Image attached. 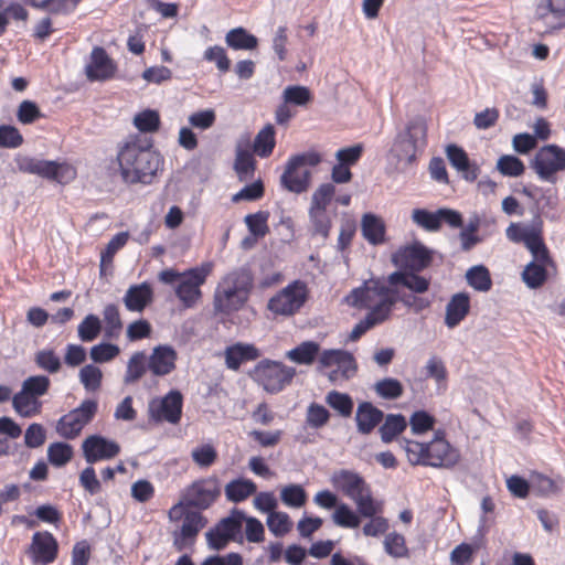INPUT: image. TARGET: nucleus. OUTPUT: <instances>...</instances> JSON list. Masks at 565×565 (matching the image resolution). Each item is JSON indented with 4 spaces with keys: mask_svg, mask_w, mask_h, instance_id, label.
<instances>
[{
    "mask_svg": "<svg viewBox=\"0 0 565 565\" xmlns=\"http://www.w3.org/2000/svg\"><path fill=\"white\" fill-rule=\"evenodd\" d=\"M399 290L387 277L370 278L354 288L345 298L348 305L367 310L366 315L383 324L391 319L398 302Z\"/></svg>",
    "mask_w": 565,
    "mask_h": 565,
    "instance_id": "1",
    "label": "nucleus"
},
{
    "mask_svg": "<svg viewBox=\"0 0 565 565\" xmlns=\"http://www.w3.org/2000/svg\"><path fill=\"white\" fill-rule=\"evenodd\" d=\"M117 160L124 181L131 184L150 183L162 163L151 145H142L138 138H129L119 147Z\"/></svg>",
    "mask_w": 565,
    "mask_h": 565,
    "instance_id": "2",
    "label": "nucleus"
},
{
    "mask_svg": "<svg viewBox=\"0 0 565 565\" xmlns=\"http://www.w3.org/2000/svg\"><path fill=\"white\" fill-rule=\"evenodd\" d=\"M401 446L412 466L448 469L460 458L459 451L446 440L443 430H437L429 443L403 439Z\"/></svg>",
    "mask_w": 565,
    "mask_h": 565,
    "instance_id": "3",
    "label": "nucleus"
},
{
    "mask_svg": "<svg viewBox=\"0 0 565 565\" xmlns=\"http://www.w3.org/2000/svg\"><path fill=\"white\" fill-rule=\"evenodd\" d=\"M252 287L253 276L248 268L233 269L216 286L213 299L214 310L220 313L239 310L248 300Z\"/></svg>",
    "mask_w": 565,
    "mask_h": 565,
    "instance_id": "4",
    "label": "nucleus"
},
{
    "mask_svg": "<svg viewBox=\"0 0 565 565\" xmlns=\"http://www.w3.org/2000/svg\"><path fill=\"white\" fill-rule=\"evenodd\" d=\"M330 481L337 490L355 503L361 516H372L382 512V502L373 498L370 486L358 472L340 469L331 475Z\"/></svg>",
    "mask_w": 565,
    "mask_h": 565,
    "instance_id": "5",
    "label": "nucleus"
},
{
    "mask_svg": "<svg viewBox=\"0 0 565 565\" xmlns=\"http://www.w3.org/2000/svg\"><path fill=\"white\" fill-rule=\"evenodd\" d=\"M211 268V264H203L182 273L167 268L159 273L158 278L167 285L178 282L174 289L175 296L185 308H192L202 297L201 286L205 284Z\"/></svg>",
    "mask_w": 565,
    "mask_h": 565,
    "instance_id": "6",
    "label": "nucleus"
},
{
    "mask_svg": "<svg viewBox=\"0 0 565 565\" xmlns=\"http://www.w3.org/2000/svg\"><path fill=\"white\" fill-rule=\"evenodd\" d=\"M296 374V370L281 362L264 360L259 362L254 370V377L263 388L271 394H276L288 385Z\"/></svg>",
    "mask_w": 565,
    "mask_h": 565,
    "instance_id": "7",
    "label": "nucleus"
},
{
    "mask_svg": "<svg viewBox=\"0 0 565 565\" xmlns=\"http://www.w3.org/2000/svg\"><path fill=\"white\" fill-rule=\"evenodd\" d=\"M427 142V122L422 116L411 118L404 130L395 138L394 147L398 149V157L412 160L418 150Z\"/></svg>",
    "mask_w": 565,
    "mask_h": 565,
    "instance_id": "8",
    "label": "nucleus"
},
{
    "mask_svg": "<svg viewBox=\"0 0 565 565\" xmlns=\"http://www.w3.org/2000/svg\"><path fill=\"white\" fill-rule=\"evenodd\" d=\"M98 404L94 399H85L81 405L62 416L56 424V431L65 439L76 438L83 428L94 418Z\"/></svg>",
    "mask_w": 565,
    "mask_h": 565,
    "instance_id": "9",
    "label": "nucleus"
},
{
    "mask_svg": "<svg viewBox=\"0 0 565 565\" xmlns=\"http://www.w3.org/2000/svg\"><path fill=\"white\" fill-rule=\"evenodd\" d=\"M182 394L177 390H172L163 397L152 398L148 403L149 419L154 423L167 422L177 425L182 416Z\"/></svg>",
    "mask_w": 565,
    "mask_h": 565,
    "instance_id": "10",
    "label": "nucleus"
},
{
    "mask_svg": "<svg viewBox=\"0 0 565 565\" xmlns=\"http://www.w3.org/2000/svg\"><path fill=\"white\" fill-rule=\"evenodd\" d=\"M335 193V186L331 183L321 184L312 194L310 206V220L316 234L327 237L331 228V220L327 212Z\"/></svg>",
    "mask_w": 565,
    "mask_h": 565,
    "instance_id": "11",
    "label": "nucleus"
},
{
    "mask_svg": "<svg viewBox=\"0 0 565 565\" xmlns=\"http://www.w3.org/2000/svg\"><path fill=\"white\" fill-rule=\"evenodd\" d=\"M306 298L307 287L297 280L270 298L268 309L275 315L291 316L303 306Z\"/></svg>",
    "mask_w": 565,
    "mask_h": 565,
    "instance_id": "12",
    "label": "nucleus"
},
{
    "mask_svg": "<svg viewBox=\"0 0 565 565\" xmlns=\"http://www.w3.org/2000/svg\"><path fill=\"white\" fill-rule=\"evenodd\" d=\"M532 168L540 179L554 181V174L565 170V150L556 145L542 147L532 160Z\"/></svg>",
    "mask_w": 565,
    "mask_h": 565,
    "instance_id": "13",
    "label": "nucleus"
},
{
    "mask_svg": "<svg viewBox=\"0 0 565 565\" xmlns=\"http://www.w3.org/2000/svg\"><path fill=\"white\" fill-rule=\"evenodd\" d=\"M431 252L420 243L403 246L392 255V263L403 271H420L431 263Z\"/></svg>",
    "mask_w": 565,
    "mask_h": 565,
    "instance_id": "14",
    "label": "nucleus"
},
{
    "mask_svg": "<svg viewBox=\"0 0 565 565\" xmlns=\"http://www.w3.org/2000/svg\"><path fill=\"white\" fill-rule=\"evenodd\" d=\"M221 494L218 479L209 477L194 481L183 492L186 507L207 509Z\"/></svg>",
    "mask_w": 565,
    "mask_h": 565,
    "instance_id": "15",
    "label": "nucleus"
},
{
    "mask_svg": "<svg viewBox=\"0 0 565 565\" xmlns=\"http://www.w3.org/2000/svg\"><path fill=\"white\" fill-rule=\"evenodd\" d=\"M319 362L323 367L335 366L328 375L331 382L349 380L356 372L353 355L344 350H326L321 353Z\"/></svg>",
    "mask_w": 565,
    "mask_h": 565,
    "instance_id": "16",
    "label": "nucleus"
},
{
    "mask_svg": "<svg viewBox=\"0 0 565 565\" xmlns=\"http://www.w3.org/2000/svg\"><path fill=\"white\" fill-rule=\"evenodd\" d=\"M82 450L86 462L93 465L99 460H107L116 457L119 451V445L100 435H90L84 439Z\"/></svg>",
    "mask_w": 565,
    "mask_h": 565,
    "instance_id": "17",
    "label": "nucleus"
},
{
    "mask_svg": "<svg viewBox=\"0 0 565 565\" xmlns=\"http://www.w3.org/2000/svg\"><path fill=\"white\" fill-rule=\"evenodd\" d=\"M206 520L200 512L186 511L183 515L182 525L173 533V545L178 551L184 550L193 544L199 532L205 526Z\"/></svg>",
    "mask_w": 565,
    "mask_h": 565,
    "instance_id": "18",
    "label": "nucleus"
},
{
    "mask_svg": "<svg viewBox=\"0 0 565 565\" xmlns=\"http://www.w3.org/2000/svg\"><path fill=\"white\" fill-rule=\"evenodd\" d=\"M57 541L49 532H36L32 536L30 553L34 563L47 565L53 563L57 555Z\"/></svg>",
    "mask_w": 565,
    "mask_h": 565,
    "instance_id": "19",
    "label": "nucleus"
},
{
    "mask_svg": "<svg viewBox=\"0 0 565 565\" xmlns=\"http://www.w3.org/2000/svg\"><path fill=\"white\" fill-rule=\"evenodd\" d=\"M116 65L103 47L96 46L90 53V62L85 67L89 81H106L114 76Z\"/></svg>",
    "mask_w": 565,
    "mask_h": 565,
    "instance_id": "20",
    "label": "nucleus"
},
{
    "mask_svg": "<svg viewBox=\"0 0 565 565\" xmlns=\"http://www.w3.org/2000/svg\"><path fill=\"white\" fill-rule=\"evenodd\" d=\"M536 12L539 19L544 22L546 31L565 26V0H542Z\"/></svg>",
    "mask_w": 565,
    "mask_h": 565,
    "instance_id": "21",
    "label": "nucleus"
},
{
    "mask_svg": "<svg viewBox=\"0 0 565 565\" xmlns=\"http://www.w3.org/2000/svg\"><path fill=\"white\" fill-rule=\"evenodd\" d=\"M446 156L450 164L469 182H473L479 173L480 168L476 162H471L466 151L457 145H448L446 147Z\"/></svg>",
    "mask_w": 565,
    "mask_h": 565,
    "instance_id": "22",
    "label": "nucleus"
},
{
    "mask_svg": "<svg viewBox=\"0 0 565 565\" xmlns=\"http://www.w3.org/2000/svg\"><path fill=\"white\" fill-rule=\"evenodd\" d=\"M177 352L170 345H158L152 350L148 360V367L152 374L163 376L170 374L175 367Z\"/></svg>",
    "mask_w": 565,
    "mask_h": 565,
    "instance_id": "23",
    "label": "nucleus"
},
{
    "mask_svg": "<svg viewBox=\"0 0 565 565\" xmlns=\"http://www.w3.org/2000/svg\"><path fill=\"white\" fill-rule=\"evenodd\" d=\"M384 413L370 402L359 404L355 413L358 431L369 435L383 420Z\"/></svg>",
    "mask_w": 565,
    "mask_h": 565,
    "instance_id": "24",
    "label": "nucleus"
},
{
    "mask_svg": "<svg viewBox=\"0 0 565 565\" xmlns=\"http://www.w3.org/2000/svg\"><path fill=\"white\" fill-rule=\"evenodd\" d=\"M153 291L148 282L130 286L124 298V305L127 310L141 312L152 301Z\"/></svg>",
    "mask_w": 565,
    "mask_h": 565,
    "instance_id": "25",
    "label": "nucleus"
},
{
    "mask_svg": "<svg viewBox=\"0 0 565 565\" xmlns=\"http://www.w3.org/2000/svg\"><path fill=\"white\" fill-rule=\"evenodd\" d=\"M469 310V296L465 292L455 294L446 306L445 324L454 329L467 317Z\"/></svg>",
    "mask_w": 565,
    "mask_h": 565,
    "instance_id": "26",
    "label": "nucleus"
},
{
    "mask_svg": "<svg viewBox=\"0 0 565 565\" xmlns=\"http://www.w3.org/2000/svg\"><path fill=\"white\" fill-rule=\"evenodd\" d=\"M418 271L396 270L388 275V282L403 286L414 294H424L429 289L430 280L424 276L417 275Z\"/></svg>",
    "mask_w": 565,
    "mask_h": 565,
    "instance_id": "27",
    "label": "nucleus"
},
{
    "mask_svg": "<svg viewBox=\"0 0 565 565\" xmlns=\"http://www.w3.org/2000/svg\"><path fill=\"white\" fill-rule=\"evenodd\" d=\"M361 232L364 239L371 245H381L385 242V223L382 217L373 213L362 215Z\"/></svg>",
    "mask_w": 565,
    "mask_h": 565,
    "instance_id": "28",
    "label": "nucleus"
},
{
    "mask_svg": "<svg viewBox=\"0 0 565 565\" xmlns=\"http://www.w3.org/2000/svg\"><path fill=\"white\" fill-rule=\"evenodd\" d=\"M224 355L226 366L238 370L243 362L256 360L259 352L253 344L236 343L226 348Z\"/></svg>",
    "mask_w": 565,
    "mask_h": 565,
    "instance_id": "29",
    "label": "nucleus"
},
{
    "mask_svg": "<svg viewBox=\"0 0 565 565\" xmlns=\"http://www.w3.org/2000/svg\"><path fill=\"white\" fill-rule=\"evenodd\" d=\"M309 170H301L300 168H290V162H287L285 172L280 177L281 185L290 192L301 193L307 190L310 179Z\"/></svg>",
    "mask_w": 565,
    "mask_h": 565,
    "instance_id": "30",
    "label": "nucleus"
},
{
    "mask_svg": "<svg viewBox=\"0 0 565 565\" xmlns=\"http://www.w3.org/2000/svg\"><path fill=\"white\" fill-rule=\"evenodd\" d=\"M543 222L539 215H536V228L530 236L525 237L523 244L530 250L533 256V260L537 263H548L550 256L546 245L542 238Z\"/></svg>",
    "mask_w": 565,
    "mask_h": 565,
    "instance_id": "31",
    "label": "nucleus"
},
{
    "mask_svg": "<svg viewBox=\"0 0 565 565\" xmlns=\"http://www.w3.org/2000/svg\"><path fill=\"white\" fill-rule=\"evenodd\" d=\"M234 170L241 181H248L253 179L255 160L248 149V140L245 142V148H243L241 142L236 147Z\"/></svg>",
    "mask_w": 565,
    "mask_h": 565,
    "instance_id": "32",
    "label": "nucleus"
},
{
    "mask_svg": "<svg viewBox=\"0 0 565 565\" xmlns=\"http://www.w3.org/2000/svg\"><path fill=\"white\" fill-rule=\"evenodd\" d=\"M257 491L256 483L250 479L237 478L230 481L225 488V497L231 502H242Z\"/></svg>",
    "mask_w": 565,
    "mask_h": 565,
    "instance_id": "33",
    "label": "nucleus"
},
{
    "mask_svg": "<svg viewBox=\"0 0 565 565\" xmlns=\"http://www.w3.org/2000/svg\"><path fill=\"white\" fill-rule=\"evenodd\" d=\"M225 43L233 50L252 51L257 47L258 39L243 26H237L225 34Z\"/></svg>",
    "mask_w": 565,
    "mask_h": 565,
    "instance_id": "34",
    "label": "nucleus"
},
{
    "mask_svg": "<svg viewBox=\"0 0 565 565\" xmlns=\"http://www.w3.org/2000/svg\"><path fill=\"white\" fill-rule=\"evenodd\" d=\"M13 409L22 417H32L40 414L42 402L33 395H29L22 387L12 397Z\"/></svg>",
    "mask_w": 565,
    "mask_h": 565,
    "instance_id": "35",
    "label": "nucleus"
},
{
    "mask_svg": "<svg viewBox=\"0 0 565 565\" xmlns=\"http://www.w3.org/2000/svg\"><path fill=\"white\" fill-rule=\"evenodd\" d=\"M407 427L405 416L402 414H388L384 418V423L380 426L379 433L384 444L392 443Z\"/></svg>",
    "mask_w": 565,
    "mask_h": 565,
    "instance_id": "36",
    "label": "nucleus"
},
{
    "mask_svg": "<svg viewBox=\"0 0 565 565\" xmlns=\"http://www.w3.org/2000/svg\"><path fill=\"white\" fill-rule=\"evenodd\" d=\"M275 129L273 125H267L258 131L255 137L253 150L260 158H267L275 148Z\"/></svg>",
    "mask_w": 565,
    "mask_h": 565,
    "instance_id": "37",
    "label": "nucleus"
},
{
    "mask_svg": "<svg viewBox=\"0 0 565 565\" xmlns=\"http://www.w3.org/2000/svg\"><path fill=\"white\" fill-rule=\"evenodd\" d=\"M319 352V344L313 341H306L289 350L286 358L298 364H311Z\"/></svg>",
    "mask_w": 565,
    "mask_h": 565,
    "instance_id": "38",
    "label": "nucleus"
},
{
    "mask_svg": "<svg viewBox=\"0 0 565 565\" xmlns=\"http://www.w3.org/2000/svg\"><path fill=\"white\" fill-rule=\"evenodd\" d=\"M147 371V356L143 351L135 352L127 363L124 376L125 384H134L139 381Z\"/></svg>",
    "mask_w": 565,
    "mask_h": 565,
    "instance_id": "39",
    "label": "nucleus"
},
{
    "mask_svg": "<svg viewBox=\"0 0 565 565\" xmlns=\"http://www.w3.org/2000/svg\"><path fill=\"white\" fill-rule=\"evenodd\" d=\"M466 279L469 286L478 291H489L492 286L490 273L483 265H476L466 273Z\"/></svg>",
    "mask_w": 565,
    "mask_h": 565,
    "instance_id": "40",
    "label": "nucleus"
},
{
    "mask_svg": "<svg viewBox=\"0 0 565 565\" xmlns=\"http://www.w3.org/2000/svg\"><path fill=\"white\" fill-rule=\"evenodd\" d=\"M326 403L342 417H350L353 411V399L347 393L331 391L326 395Z\"/></svg>",
    "mask_w": 565,
    "mask_h": 565,
    "instance_id": "41",
    "label": "nucleus"
},
{
    "mask_svg": "<svg viewBox=\"0 0 565 565\" xmlns=\"http://www.w3.org/2000/svg\"><path fill=\"white\" fill-rule=\"evenodd\" d=\"M361 515L354 512L347 503L341 502L332 513V521L335 525L345 529H355L360 525Z\"/></svg>",
    "mask_w": 565,
    "mask_h": 565,
    "instance_id": "42",
    "label": "nucleus"
},
{
    "mask_svg": "<svg viewBox=\"0 0 565 565\" xmlns=\"http://www.w3.org/2000/svg\"><path fill=\"white\" fill-rule=\"evenodd\" d=\"M374 392L383 399H397L404 393V387L397 379L385 377L374 384Z\"/></svg>",
    "mask_w": 565,
    "mask_h": 565,
    "instance_id": "43",
    "label": "nucleus"
},
{
    "mask_svg": "<svg viewBox=\"0 0 565 565\" xmlns=\"http://www.w3.org/2000/svg\"><path fill=\"white\" fill-rule=\"evenodd\" d=\"M411 218L414 224L427 232H437L440 230L438 210L430 212L426 209H414Z\"/></svg>",
    "mask_w": 565,
    "mask_h": 565,
    "instance_id": "44",
    "label": "nucleus"
},
{
    "mask_svg": "<svg viewBox=\"0 0 565 565\" xmlns=\"http://www.w3.org/2000/svg\"><path fill=\"white\" fill-rule=\"evenodd\" d=\"M547 263H537L532 260L526 265L522 273L523 281L530 288H539L546 280V269L545 265Z\"/></svg>",
    "mask_w": 565,
    "mask_h": 565,
    "instance_id": "45",
    "label": "nucleus"
},
{
    "mask_svg": "<svg viewBox=\"0 0 565 565\" xmlns=\"http://www.w3.org/2000/svg\"><path fill=\"white\" fill-rule=\"evenodd\" d=\"M102 331L100 319L93 313L87 315L77 327L78 338L83 342L94 341Z\"/></svg>",
    "mask_w": 565,
    "mask_h": 565,
    "instance_id": "46",
    "label": "nucleus"
},
{
    "mask_svg": "<svg viewBox=\"0 0 565 565\" xmlns=\"http://www.w3.org/2000/svg\"><path fill=\"white\" fill-rule=\"evenodd\" d=\"M244 519V512L235 509L227 518L222 519L215 526L231 541L235 539L237 533H239Z\"/></svg>",
    "mask_w": 565,
    "mask_h": 565,
    "instance_id": "47",
    "label": "nucleus"
},
{
    "mask_svg": "<svg viewBox=\"0 0 565 565\" xmlns=\"http://www.w3.org/2000/svg\"><path fill=\"white\" fill-rule=\"evenodd\" d=\"M103 318L105 322V334L108 338L118 337L122 329L119 309L116 305L109 303L103 310Z\"/></svg>",
    "mask_w": 565,
    "mask_h": 565,
    "instance_id": "48",
    "label": "nucleus"
},
{
    "mask_svg": "<svg viewBox=\"0 0 565 565\" xmlns=\"http://www.w3.org/2000/svg\"><path fill=\"white\" fill-rule=\"evenodd\" d=\"M268 217L269 213L267 211H258L247 214L244 222L253 236L262 238L269 232Z\"/></svg>",
    "mask_w": 565,
    "mask_h": 565,
    "instance_id": "49",
    "label": "nucleus"
},
{
    "mask_svg": "<svg viewBox=\"0 0 565 565\" xmlns=\"http://www.w3.org/2000/svg\"><path fill=\"white\" fill-rule=\"evenodd\" d=\"M134 125L140 132H156L160 127V116L157 110L146 109L134 117Z\"/></svg>",
    "mask_w": 565,
    "mask_h": 565,
    "instance_id": "50",
    "label": "nucleus"
},
{
    "mask_svg": "<svg viewBox=\"0 0 565 565\" xmlns=\"http://www.w3.org/2000/svg\"><path fill=\"white\" fill-rule=\"evenodd\" d=\"M280 499L287 507L301 508L307 501V493L300 484L291 483L281 489Z\"/></svg>",
    "mask_w": 565,
    "mask_h": 565,
    "instance_id": "51",
    "label": "nucleus"
},
{
    "mask_svg": "<svg viewBox=\"0 0 565 565\" xmlns=\"http://www.w3.org/2000/svg\"><path fill=\"white\" fill-rule=\"evenodd\" d=\"M73 456V448L71 445L65 443H54L47 448L49 461L55 467H62L66 465Z\"/></svg>",
    "mask_w": 565,
    "mask_h": 565,
    "instance_id": "52",
    "label": "nucleus"
},
{
    "mask_svg": "<svg viewBox=\"0 0 565 565\" xmlns=\"http://www.w3.org/2000/svg\"><path fill=\"white\" fill-rule=\"evenodd\" d=\"M330 419L329 411L318 403H311L306 413V424L313 429H319L327 425Z\"/></svg>",
    "mask_w": 565,
    "mask_h": 565,
    "instance_id": "53",
    "label": "nucleus"
},
{
    "mask_svg": "<svg viewBox=\"0 0 565 565\" xmlns=\"http://www.w3.org/2000/svg\"><path fill=\"white\" fill-rule=\"evenodd\" d=\"M50 385L51 381L47 376L33 375L25 379L21 387L28 392L29 395H33L35 398L40 399L41 396L49 392Z\"/></svg>",
    "mask_w": 565,
    "mask_h": 565,
    "instance_id": "54",
    "label": "nucleus"
},
{
    "mask_svg": "<svg viewBox=\"0 0 565 565\" xmlns=\"http://www.w3.org/2000/svg\"><path fill=\"white\" fill-rule=\"evenodd\" d=\"M498 171L505 177H519L524 172L523 162L515 156L504 154L497 161Z\"/></svg>",
    "mask_w": 565,
    "mask_h": 565,
    "instance_id": "55",
    "label": "nucleus"
},
{
    "mask_svg": "<svg viewBox=\"0 0 565 565\" xmlns=\"http://www.w3.org/2000/svg\"><path fill=\"white\" fill-rule=\"evenodd\" d=\"M282 98L286 104L305 106L310 102L311 93L306 86L291 85L284 89Z\"/></svg>",
    "mask_w": 565,
    "mask_h": 565,
    "instance_id": "56",
    "label": "nucleus"
},
{
    "mask_svg": "<svg viewBox=\"0 0 565 565\" xmlns=\"http://www.w3.org/2000/svg\"><path fill=\"white\" fill-rule=\"evenodd\" d=\"M203 58L207 62L214 63L221 73L230 71L231 60L228 58L225 49L220 45L207 47L203 53Z\"/></svg>",
    "mask_w": 565,
    "mask_h": 565,
    "instance_id": "57",
    "label": "nucleus"
},
{
    "mask_svg": "<svg viewBox=\"0 0 565 565\" xmlns=\"http://www.w3.org/2000/svg\"><path fill=\"white\" fill-rule=\"evenodd\" d=\"M436 419L425 411H416L409 417L411 430L414 435H422L434 428Z\"/></svg>",
    "mask_w": 565,
    "mask_h": 565,
    "instance_id": "58",
    "label": "nucleus"
},
{
    "mask_svg": "<svg viewBox=\"0 0 565 565\" xmlns=\"http://www.w3.org/2000/svg\"><path fill=\"white\" fill-rule=\"evenodd\" d=\"M103 373L99 367L87 364L79 371V381L87 391H96L100 387Z\"/></svg>",
    "mask_w": 565,
    "mask_h": 565,
    "instance_id": "59",
    "label": "nucleus"
},
{
    "mask_svg": "<svg viewBox=\"0 0 565 565\" xmlns=\"http://www.w3.org/2000/svg\"><path fill=\"white\" fill-rule=\"evenodd\" d=\"M384 548L388 555L395 558L405 557L408 553L405 537L402 534L395 532L385 536Z\"/></svg>",
    "mask_w": 565,
    "mask_h": 565,
    "instance_id": "60",
    "label": "nucleus"
},
{
    "mask_svg": "<svg viewBox=\"0 0 565 565\" xmlns=\"http://www.w3.org/2000/svg\"><path fill=\"white\" fill-rule=\"evenodd\" d=\"M267 525L269 531L276 536H282L289 532L291 522L287 513L273 512L267 516Z\"/></svg>",
    "mask_w": 565,
    "mask_h": 565,
    "instance_id": "61",
    "label": "nucleus"
},
{
    "mask_svg": "<svg viewBox=\"0 0 565 565\" xmlns=\"http://www.w3.org/2000/svg\"><path fill=\"white\" fill-rule=\"evenodd\" d=\"M76 178V169L66 162H52V173L49 180L56 181L61 184H67Z\"/></svg>",
    "mask_w": 565,
    "mask_h": 565,
    "instance_id": "62",
    "label": "nucleus"
},
{
    "mask_svg": "<svg viewBox=\"0 0 565 565\" xmlns=\"http://www.w3.org/2000/svg\"><path fill=\"white\" fill-rule=\"evenodd\" d=\"M191 457L198 466L207 468L215 462L217 452L212 445L205 444L194 448L191 452Z\"/></svg>",
    "mask_w": 565,
    "mask_h": 565,
    "instance_id": "63",
    "label": "nucleus"
},
{
    "mask_svg": "<svg viewBox=\"0 0 565 565\" xmlns=\"http://www.w3.org/2000/svg\"><path fill=\"white\" fill-rule=\"evenodd\" d=\"M36 365L51 373H57L61 369V360L52 350H42L35 354Z\"/></svg>",
    "mask_w": 565,
    "mask_h": 565,
    "instance_id": "64",
    "label": "nucleus"
}]
</instances>
